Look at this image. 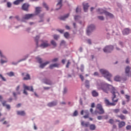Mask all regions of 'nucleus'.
Masks as SVG:
<instances>
[{"instance_id":"14","label":"nucleus","mask_w":131,"mask_h":131,"mask_svg":"<svg viewBox=\"0 0 131 131\" xmlns=\"http://www.w3.org/2000/svg\"><path fill=\"white\" fill-rule=\"evenodd\" d=\"M58 3L57 4V9L56 10H60L62 8V3L63 0H57Z\"/></svg>"},{"instance_id":"57","label":"nucleus","mask_w":131,"mask_h":131,"mask_svg":"<svg viewBox=\"0 0 131 131\" xmlns=\"http://www.w3.org/2000/svg\"><path fill=\"white\" fill-rule=\"evenodd\" d=\"M19 90H20V85H18L16 88V91L19 92Z\"/></svg>"},{"instance_id":"39","label":"nucleus","mask_w":131,"mask_h":131,"mask_svg":"<svg viewBox=\"0 0 131 131\" xmlns=\"http://www.w3.org/2000/svg\"><path fill=\"white\" fill-rule=\"evenodd\" d=\"M125 98L127 100V102H129V100L130 99V96H129V95H125Z\"/></svg>"},{"instance_id":"64","label":"nucleus","mask_w":131,"mask_h":131,"mask_svg":"<svg viewBox=\"0 0 131 131\" xmlns=\"http://www.w3.org/2000/svg\"><path fill=\"white\" fill-rule=\"evenodd\" d=\"M15 18L17 19L18 21L20 20V17H19V16L17 15L15 17Z\"/></svg>"},{"instance_id":"50","label":"nucleus","mask_w":131,"mask_h":131,"mask_svg":"<svg viewBox=\"0 0 131 131\" xmlns=\"http://www.w3.org/2000/svg\"><path fill=\"white\" fill-rule=\"evenodd\" d=\"M79 77L81 79L82 81H83V80H84V77H83V76L82 75H80Z\"/></svg>"},{"instance_id":"20","label":"nucleus","mask_w":131,"mask_h":131,"mask_svg":"<svg viewBox=\"0 0 131 131\" xmlns=\"http://www.w3.org/2000/svg\"><path fill=\"white\" fill-rule=\"evenodd\" d=\"M29 7V5L27 4H24L22 6V9L24 10V11H28V8Z\"/></svg>"},{"instance_id":"21","label":"nucleus","mask_w":131,"mask_h":131,"mask_svg":"<svg viewBox=\"0 0 131 131\" xmlns=\"http://www.w3.org/2000/svg\"><path fill=\"white\" fill-rule=\"evenodd\" d=\"M57 101H53L52 102H49L48 104V107H53L54 106H56L57 105Z\"/></svg>"},{"instance_id":"15","label":"nucleus","mask_w":131,"mask_h":131,"mask_svg":"<svg viewBox=\"0 0 131 131\" xmlns=\"http://www.w3.org/2000/svg\"><path fill=\"white\" fill-rule=\"evenodd\" d=\"M92 97H99V92H98L96 90H93L91 92Z\"/></svg>"},{"instance_id":"27","label":"nucleus","mask_w":131,"mask_h":131,"mask_svg":"<svg viewBox=\"0 0 131 131\" xmlns=\"http://www.w3.org/2000/svg\"><path fill=\"white\" fill-rule=\"evenodd\" d=\"M12 94L13 95V97H14L15 100H17V95H21V92H18L17 93H16V92H12Z\"/></svg>"},{"instance_id":"51","label":"nucleus","mask_w":131,"mask_h":131,"mask_svg":"<svg viewBox=\"0 0 131 131\" xmlns=\"http://www.w3.org/2000/svg\"><path fill=\"white\" fill-rule=\"evenodd\" d=\"M0 77L2 78V80H3V81H6V78H5L3 76L2 74H0Z\"/></svg>"},{"instance_id":"23","label":"nucleus","mask_w":131,"mask_h":131,"mask_svg":"<svg viewBox=\"0 0 131 131\" xmlns=\"http://www.w3.org/2000/svg\"><path fill=\"white\" fill-rule=\"evenodd\" d=\"M125 126V122L124 121H121L118 123V127L119 128H121L123 127V126Z\"/></svg>"},{"instance_id":"17","label":"nucleus","mask_w":131,"mask_h":131,"mask_svg":"<svg viewBox=\"0 0 131 131\" xmlns=\"http://www.w3.org/2000/svg\"><path fill=\"white\" fill-rule=\"evenodd\" d=\"M42 11L41 7H37L35 8V13L36 15H38Z\"/></svg>"},{"instance_id":"2","label":"nucleus","mask_w":131,"mask_h":131,"mask_svg":"<svg viewBox=\"0 0 131 131\" xmlns=\"http://www.w3.org/2000/svg\"><path fill=\"white\" fill-rule=\"evenodd\" d=\"M100 72L103 75L104 77L107 78L108 81H111V78L112 77V75H111L108 71L104 69H101L100 70Z\"/></svg>"},{"instance_id":"43","label":"nucleus","mask_w":131,"mask_h":131,"mask_svg":"<svg viewBox=\"0 0 131 131\" xmlns=\"http://www.w3.org/2000/svg\"><path fill=\"white\" fill-rule=\"evenodd\" d=\"M97 18L99 19V20H101V21H103L104 20V16H98L97 17Z\"/></svg>"},{"instance_id":"42","label":"nucleus","mask_w":131,"mask_h":131,"mask_svg":"<svg viewBox=\"0 0 131 131\" xmlns=\"http://www.w3.org/2000/svg\"><path fill=\"white\" fill-rule=\"evenodd\" d=\"M120 111V110L117 108V109H115L113 110V112H114V113H118Z\"/></svg>"},{"instance_id":"41","label":"nucleus","mask_w":131,"mask_h":131,"mask_svg":"<svg viewBox=\"0 0 131 131\" xmlns=\"http://www.w3.org/2000/svg\"><path fill=\"white\" fill-rule=\"evenodd\" d=\"M43 6L45 7V8H46V9L47 11L49 10V6H48V5H47V4H46L45 3H43Z\"/></svg>"},{"instance_id":"4","label":"nucleus","mask_w":131,"mask_h":131,"mask_svg":"<svg viewBox=\"0 0 131 131\" xmlns=\"http://www.w3.org/2000/svg\"><path fill=\"white\" fill-rule=\"evenodd\" d=\"M37 61L38 62V63H39V64H41L39 66L40 68H41L42 69L45 68V67H46V66H47V65H48V64H50V61H47L43 63H42V59H41V58L37 57L36 58Z\"/></svg>"},{"instance_id":"7","label":"nucleus","mask_w":131,"mask_h":131,"mask_svg":"<svg viewBox=\"0 0 131 131\" xmlns=\"http://www.w3.org/2000/svg\"><path fill=\"white\" fill-rule=\"evenodd\" d=\"M96 109L98 110L99 114H104V113H105V111L104 110V108H103V106H102V104L100 103L97 104Z\"/></svg>"},{"instance_id":"38","label":"nucleus","mask_w":131,"mask_h":131,"mask_svg":"<svg viewBox=\"0 0 131 131\" xmlns=\"http://www.w3.org/2000/svg\"><path fill=\"white\" fill-rule=\"evenodd\" d=\"M7 74L9 76H10V77L14 76V72H10L7 73Z\"/></svg>"},{"instance_id":"9","label":"nucleus","mask_w":131,"mask_h":131,"mask_svg":"<svg viewBox=\"0 0 131 131\" xmlns=\"http://www.w3.org/2000/svg\"><path fill=\"white\" fill-rule=\"evenodd\" d=\"M131 68L129 66H127L125 69V71L127 76H131Z\"/></svg>"},{"instance_id":"3","label":"nucleus","mask_w":131,"mask_h":131,"mask_svg":"<svg viewBox=\"0 0 131 131\" xmlns=\"http://www.w3.org/2000/svg\"><path fill=\"white\" fill-rule=\"evenodd\" d=\"M97 11L98 14H105V16L110 17L111 18H113V14L106 11L104 9L99 8Z\"/></svg>"},{"instance_id":"5","label":"nucleus","mask_w":131,"mask_h":131,"mask_svg":"<svg viewBox=\"0 0 131 131\" xmlns=\"http://www.w3.org/2000/svg\"><path fill=\"white\" fill-rule=\"evenodd\" d=\"M42 43L40 45V48H42V49H46L47 48H48V47L51 46V44L49 43V41L45 40H41V41Z\"/></svg>"},{"instance_id":"1","label":"nucleus","mask_w":131,"mask_h":131,"mask_svg":"<svg viewBox=\"0 0 131 131\" xmlns=\"http://www.w3.org/2000/svg\"><path fill=\"white\" fill-rule=\"evenodd\" d=\"M97 89L98 90H102L103 92L106 94H108V93L111 91V94H112L113 96L112 97V100L113 102H110L109 100L106 98H104V103L106 106H115V105H116V103L118 102V99H117L116 100H114V99L116 97V94L119 95L117 90H116L114 87H112L111 85L103 83L98 84L97 85Z\"/></svg>"},{"instance_id":"13","label":"nucleus","mask_w":131,"mask_h":131,"mask_svg":"<svg viewBox=\"0 0 131 131\" xmlns=\"http://www.w3.org/2000/svg\"><path fill=\"white\" fill-rule=\"evenodd\" d=\"M43 81L45 84H48V85H52L53 84L52 81L49 79H44Z\"/></svg>"},{"instance_id":"12","label":"nucleus","mask_w":131,"mask_h":131,"mask_svg":"<svg viewBox=\"0 0 131 131\" xmlns=\"http://www.w3.org/2000/svg\"><path fill=\"white\" fill-rule=\"evenodd\" d=\"M24 88L25 90H27L30 92H34L33 87L32 86H27L25 84H24Z\"/></svg>"},{"instance_id":"25","label":"nucleus","mask_w":131,"mask_h":131,"mask_svg":"<svg viewBox=\"0 0 131 131\" xmlns=\"http://www.w3.org/2000/svg\"><path fill=\"white\" fill-rule=\"evenodd\" d=\"M17 115H20L21 116H25V115L26 114L25 113V112L24 111H17Z\"/></svg>"},{"instance_id":"63","label":"nucleus","mask_w":131,"mask_h":131,"mask_svg":"<svg viewBox=\"0 0 131 131\" xmlns=\"http://www.w3.org/2000/svg\"><path fill=\"white\" fill-rule=\"evenodd\" d=\"M73 26H74V28H77L76 23H73Z\"/></svg>"},{"instance_id":"49","label":"nucleus","mask_w":131,"mask_h":131,"mask_svg":"<svg viewBox=\"0 0 131 131\" xmlns=\"http://www.w3.org/2000/svg\"><path fill=\"white\" fill-rule=\"evenodd\" d=\"M71 64V62H70V60H68V63L66 65V68H69V65H70Z\"/></svg>"},{"instance_id":"10","label":"nucleus","mask_w":131,"mask_h":131,"mask_svg":"<svg viewBox=\"0 0 131 131\" xmlns=\"http://www.w3.org/2000/svg\"><path fill=\"white\" fill-rule=\"evenodd\" d=\"M34 16H35L34 14H25L24 17L23 18V19H24L25 20H28L29 19H31V18H32V17H34Z\"/></svg>"},{"instance_id":"47","label":"nucleus","mask_w":131,"mask_h":131,"mask_svg":"<svg viewBox=\"0 0 131 131\" xmlns=\"http://www.w3.org/2000/svg\"><path fill=\"white\" fill-rule=\"evenodd\" d=\"M53 37H54V39H56V40H57L58 38H59V35H53Z\"/></svg>"},{"instance_id":"37","label":"nucleus","mask_w":131,"mask_h":131,"mask_svg":"<svg viewBox=\"0 0 131 131\" xmlns=\"http://www.w3.org/2000/svg\"><path fill=\"white\" fill-rule=\"evenodd\" d=\"M67 92H68V89H67V88H66V87H64V88H63V93L64 94H67Z\"/></svg>"},{"instance_id":"19","label":"nucleus","mask_w":131,"mask_h":131,"mask_svg":"<svg viewBox=\"0 0 131 131\" xmlns=\"http://www.w3.org/2000/svg\"><path fill=\"white\" fill-rule=\"evenodd\" d=\"M60 64L59 63H54V64H51L49 66L50 69H53L54 67H56L57 68H59Z\"/></svg>"},{"instance_id":"16","label":"nucleus","mask_w":131,"mask_h":131,"mask_svg":"<svg viewBox=\"0 0 131 131\" xmlns=\"http://www.w3.org/2000/svg\"><path fill=\"white\" fill-rule=\"evenodd\" d=\"M7 104V101H4L2 102L3 106H4V107L6 106V108L8 110H10V109H11V105H10V104Z\"/></svg>"},{"instance_id":"24","label":"nucleus","mask_w":131,"mask_h":131,"mask_svg":"<svg viewBox=\"0 0 131 131\" xmlns=\"http://www.w3.org/2000/svg\"><path fill=\"white\" fill-rule=\"evenodd\" d=\"M81 124L82 126H85V127H89L90 126V122H89L84 123V121H82Z\"/></svg>"},{"instance_id":"31","label":"nucleus","mask_w":131,"mask_h":131,"mask_svg":"<svg viewBox=\"0 0 131 131\" xmlns=\"http://www.w3.org/2000/svg\"><path fill=\"white\" fill-rule=\"evenodd\" d=\"M30 79V75L29 74H27L26 77L23 78V80H29Z\"/></svg>"},{"instance_id":"53","label":"nucleus","mask_w":131,"mask_h":131,"mask_svg":"<svg viewBox=\"0 0 131 131\" xmlns=\"http://www.w3.org/2000/svg\"><path fill=\"white\" fill-rule=\"evenodd\" d=\"M11 6H12V4H11V3H10V2L7 3L8 8H11Z\"/></svg>"},{"instance_id":"28","label":"nucleus","mask_w":131,"mask_h":131,"mask_svg":"<svg viewBox=\"0 0 131 131\" xmlns=\"http://www.w3.org/2000/svg\"><path fill=\"white\" fill-rule=\"evenodd\" d=\"M85 86L86 89H90V81L89 80H85Z\"/></svg>"},{"instance_id":"36","label":"nucleus","mask_w":131,"mask_h":131,"mask_svg":"<svg viewBox=\"0 0 131 131\" xmlns=\"http://www.w3.org/2000/svg\"><path fill=\"white\" fill-rule=\"evenodd\" d=\"M25 60H26V58L21 59L20 60L18 61L17 62H16V63L12 62V65H17L18 64V63L21 62V61H25Z\"/></svg>"},{"instance_id":"59","label":"nucleus","mask_w":131,"mask_h":131,"mask_svg":"<svg viewBox=\"0 0 131 131\" xmlns=\"http://www.w3.org/2000/svg\"><path fill=\"white\" fill-rule=\"evenodd\" d=\"M45 16V14H40V15H39V17H40V18L41 19H43V16Z\"/></svg>"},{"instance_id":"29","label":"nucleus","mask_w":131,"mask_h":131,"mask_svg":"<svg viewBox=\"0 0 131 131\" xmlns=\"http://www.w3.org/2000/svg\"><path fill=\"white\" fill-rule=\"evenodd\" d=\"M117 117L120 118L121 120H124L125 119H126L125 116L123 114H121L120 115H117Z\"/></svg>"},{"instance_id":"8","label":"nucleus","mask_w":131,"mask_h":131,"mask_svg":"<svg viewBox=\"0 0 131 131\" xmlns=\"http://www.w3.org/2000/svg\"><path fill=\"white\" fill-rule=\"evenodd\" d=\"M95 25H94L89 26L86 30L87 35H91V33L93 32V30H95Z\"/></svg>"},{"instance_id":"33","label":"nucleus","mask_w":131,"mask_h":131,"mask_svg":"<svg viewBox=\"0 0 131 131\" xmlns=\"http://www.w3.org/2000/svg\"><path fill=\"white\" fill-rule=\"evenodd\" d=\"M114 80L115 81H121V78L118 76H117L114 78Z\"/></svg>"},{"instance_id":"58","label":"nucleus","mask_w":131,"mask_h":131,"mask_svg":"<svg viewBox=\"0 0 131 131\" xmlns=\"http://www.w3.org/2000/svg\"><path fill=\"white\" fill-rule=\"evenodd\" d=\"M57 61H58V58H56L52 59V62H57Z\"/></svg>"},{"instance_id":"26","label":"nucleus","mask_w":131,"mask_h":131,"mask_svg":"<svg viewBox=\"0 0 131 131\" xmlns=\"http://www.w3.org/2000/svg\"><path fill=\"white\" fill-rule=\"evenodd\" d=\"M89 127H90V130H95V129H96L97 127L96 126V125L94 124H91L89 125Z\"/></svg>"},{"instance_id":"54","label":"nucleus","mask_w":131,"mask_h":131,"mask_svg":"<svg viewBox=\"0 0 131 131\" xmlns=\"http://www.w3.org/2000/svg\"><path fill=\"white\" fill-rule=\"evenodd\" d=\"M83 118L85 119L90 118V114L85 115V116H83Z\"/></svg>"},{"instance_id":"34","label":"nucleus","mask_w":131,"mask_h":131,"mask_svg":"<svg viewBox=\"0 0 131 131\" xmlns=\"http://www.w3.org/2000/svg\"><path fill=\"white\" fill-rule=\"evenodd\" d=\"M38 39H39V36H36L35 38V41H36L37 47H38Z\"/></svg>"},{"instance_id":"60","label":"nucleus","mask_w":131,"mask_h":131,"mask_svg":"<svg viewBox=\"0 0 131 131\" xmlns=\"http://www.w3.org/2000/svg\"><path fill=\"white\" fill-rule=\"evenodd\" d=\"M65 43H66L65 41L62 40L61 43H60V46H63V45H65Z\"/></svg>"},{"instance_id":"30","label":"nucleus","mask_w":131,"mask_h":131,"mask_svg":"<svg viewBox=\"0 0 131 131\" xmlns=\"http://www.w3.org/2000/svg\"><path fill=\"white\" fill-rule=\"evenodd\" d=\"M68 17H69V13H68L64 16L60 17V20H65V19H67V18H68Z\"/></svg>"},{"instance_id":"35","label":"nucleus","mask_w":131,"mask_h":131,"mask_svg":"<svg viewBox=\"0 0 131 131\" xmlns=\"http://www.w3.org/2000/svg\"><path fill=\"white\" fill-rule=\"evenodd\" d=\"M51 45H52V46H53V47H57V43L56 42V41H55V40H52L51 41Z\"/></svg>"},{"instance_id":"48","label":"nucleus","mask_w":131,"mask_h":131,"mask_svg":"<svg viewBox=\"0 0 131 131\" xmlns=\"http://www.w3.org/2000/svg\"><path fill=\"white\" fill-rule=\"evenodd\" d=\"M77 115H78V112H77V111H75L73 113V116H77Z\"/></svg>"},{"instance_id":"40","label":"nucleus","mask_w":131,"mask_h":131,"mask_svg":"<svg viewBox=\"0 0 131 131\" xmlns=\"http://www.w3.org/2000/svg\"><path fill=\"white\" fill-rule=\"evenodd\" d=\"M64 36L66 38H68V37H69V33L66 32L64 34Z\"/></svg>"},{"instance_id":"46","label":"nucleus","mask_w":131,"mask_h":131,"mask_svg":"<svg viewBox=\"0 0 131 131\" xmlns=\"http://www.w3.org/2000/svg\"><path fill=\"white\" fill-rule=\"evenodd\" d=\"M122 112L123 114H128V112L126 110H123Z\"/></svg>"},{"instance_id":"61","label":"nucleus","mask_w":131,"mask_h":131,"mask_svg":"<svg viewBox=\"0 0 131 131\" xmlns=\"http://www.w3.org/2000/svg\"><path fill=\"white\" fill-rule=\"evenodd\" d=\"M117 127V126H116V125H115V124H113V129H116Z\"/></svg>"},{"instance_id":"11","label":"nucleus","mask_w":131,"mask_h":131,"mask_svg":"<svg viewBox=\"0 0 131 131\" xmlns=\"http://www.w3.org/2000/svg\"><path fill=\"white\" fill-rule=\"evenodd\" d=\"M0 56L1 57V58H4V59H5V60H4V59H3V58L1 59V64H4V63H7V62H8V60H7V58L5 57V56H4V55H3V53H2V51H1L0 50Z\"/></svg>"},{"instance_id":"56","label":"nucleus","mask_w":131,"mask_h":131,"mask_svg":"<svg viewBox=\"0 0 131 131\" xmlns=\"http://www.w3.org/2000/svg\"><path fill=\"white\" fill-rule=\"evenodd\" d=\"M23 94H24V95H26L27 96L28 95V93L26 91V89H24Z\"/></svg>"},{"instance_id":"6","label":"nucleus","mask_w":131,"mask_h":131,"mask_svg":"<svg viewBox=\"0 0 131 131\" xmlns=\"http://www.w3.org/2000/svg\"><path fill=\"white\" fill-rule=\"evenodd\" d=\"M114 47L112 45L107 46L103 49V51L104 53H111L113 51Z\"/></svg>"},{"instance_id":"55","label":"nucleus","mask_w":131,"mask_h":131,"mask_svg":"<svg viewBox=\"0 0 131 131\" xmlns=\"http://www.w3.org/2000/svg\"><path fill=\"white\" fill-rule=\"evenodd\" d=\"M97 119H98V120H101L103 119V117H102L101 116H99L97 117Z\"/></svg>"},{"instance_id":"62","label":"nucleus","mask_w":131,"mask_h":131,"mask_svg":"<svg viewBox=\"0 0 131 131\" xmlns=\"http://www.w3.org/2000/svg\"><path fill=\"white\" fill-rule=\"evenodd\" d=\"M12 101H13V98H10L9 99H8V101L9 102V103H11V102H12Z\"/></svg>"},{"instance_id":"44","label":"nucleus","mask_w":131,"mask_h":131,"mask_svg":"<svg viewBox=\"0 0 131 131\" xmlns=\"http://www.w3.org/2000/svg\"><path fill=\"white\" fill-rule=\"evenodd\" d=\"M108 122L111 124H113V123H114V120H113V119H110Z\"/></svg>"},{"instance_id":"22","label":"nucleus","mask_w":131,"mask_h":131,"mask_svg":"<svg viewBox=\"0 0 131 131\" xmlns=\"http://www.w3.org/2000/svg\"><path fill=\"white\" fill-rule=\"evenodd\" d=\"M83 9L84 12H88L89 9V4L88 3H83Z\"/></svg>"},{"instance_id":"45","label":"nucleus","mask_w":131,"mask_h":131,"mask_svg":"<svg viewBox=\"0 0 131 131\" xmlns=\"http://www.w3.org/2000/svg\"><path fill=\"white\" fill-rule=\"evenodd\" d=\"M126 129H127V130H129L131 129V125H128L126 126Z\"/></svg>"},{"instance_id":"18","label":"nucleus","mask_w":131,"mask_h":131,"mask_svg":"<svg viewBox=\"0 0 131 131\" xmlns=\"http://www.w3.org/2000/svg\"><path fill=\"white\" fill-rule=\"evenodd\" d=\"M122 33L123 35H127L129 34V29L126 28L122 31Z\"/></svg>"},{"instance_id":"52","label":"nucleus","mask_w":131,"mask_h":131,"mask_svg":"<svg viewBox=\"0 0 131 131\" xmlns=\"http://www.w3.org/2000/svg\"><path fill=\"white\" fill-rule=\"evenodd\" d=\"M79 18H80V17L79 16H75V17H74L75 20L77 21V20H78V19H79Z\"/></svg>"},{"instance_id":"32","label":"nucleus","mask_w":131,"mask_h":131,"mask_svg":"<svg viewBox=\"0 0 131 131\" xmlns=\"http://www.w3.org/2000/svg\"><path fill=\"white\" fill-rule=\"evenodd\" d=\"M24 0H16L14 2L13 4L14 5H19L20 3H22L23 2H24Z\"/></svg>"}]
</instances>
